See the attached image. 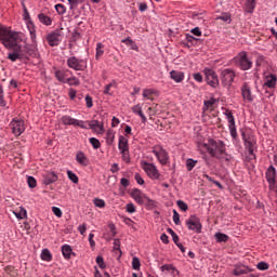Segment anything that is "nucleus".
Wrapping results in <instances>:
<instances>
[{
    "label": "nucleus",
    "instance_id": "1",
    "mask_svg": "<svg viewBox=\"0 0 277 277\" xmlns=\"http://www.w3.org/2000/svg\"><path fill=\"white\" fill-rule=\"evenodd\" d=\"M25 36L21 31L12 30L11 28L0 27V42L4 49L12 51L8 54L10 62L17 60H29V57H38V49L36 45L23 43Z\"/></svg>",
    "mask_w": 277,
    "mask_h": 277
},
{
    "label": "nucleus",
    "instance_id": "2",
    "mask_svg": "<svg viewBox=\"0 0 277 277\" xmlns=\"http://www.w3.org/2000/svg\"><path fill=\"white\" fill-rule=\"evenodd\" d=\"M208 155L219 159L220 161H230L233 156L226 153V143L221 140L210 138L203 144Z\"/></svg>",
    "mask_w": 277,
    "mask_h": 277
},
{
    "label": "nucleus",
    "instance_id": "3",
    "mask_svg": "<svg viewBox=\"0 0 277 277\" xmlns=\"http://www.w3.org/2000/svg\"><path fill=\"white\" fill-rule=\"evenodd\" d=\"M234 62L240 70H250L253 66L252 60L248 57V52L241 51L235 57Z\"/></svg>",
    "mask_w": 277,
    "mask_h": 277
},
{
    "label": "nucleus",
    "instance_id": "4",
    "mask_svg": "<svg viewBox=\"0 0 277 277\" xmlns=\"http://www.w3.org/2000/svg\"><path fill=\"white\" fill-rule=\"evenodd\" d=\"M141 168L147 174L148 179L151 181H159L161 173L155 163L143 160L141 161Z\"/></svg>",
    "mask_w": 277,
    "mask_h": 277
},
{
    "label": "nucleus",
    "instance_id": "5",
    "mask_svg": "<svg viewBox=\"0 0 277 277\" xmlns=\"http://www.w3.org/2000/svg\"><path fill=\"white\" fill-rule=\"evenodd\" d=\"M153 155L157 158L161 166H168L170 163V155L168 150L161 145H155L151 149Z\"/></svg>",
    "mask_w": 277,
    "mask_h": 277
},
{
    "label": "nucleus",
    "instance_id": "6",
    "mask_svg": "<svg viewBox=\"0 0 277 277\" xmlns=\"http://www.w3.org/2000/svg\"><path fill=\"white\" fill-rule=\"evenodd\" d=\"M235 77H237L235 70L230 68L222 69L220 74V79L223 88H230L233 83H235Z\"/></svg>",
    "mask_w": 277,
    "mask_h": 277
},
{
    "label": "nucleus",
    "instance_id": "7",
    "mask_svg": "<svg viewBox=\"0 0 277 277\" xmlns=\"http://www.w3.org/2000/svg\"><path fill=\"white\" fill-rule=\"evenodd\" d=\"M66 64L68 68L76 71H82L88 68V61L84 58H78L77 56H70L67 58Z\"/></svg>",
    "mask_w": 277,
    "mask_h": 277
},
{
    "label": "nucleus",
    "instance_id": "8",
    "mask_svg": "<svg viewBox=\"0 0 277 277\" xmlns=\"http://www.w3.org/2000/svg\"><path fill=\"white\" fill-rule=\"evenodd\" d=\"M203 74L206 75V82L210 88H219L220 87V78L217 77V72L213 70V68L206 67L203 69Z\"/></svg>",
    "mask_w": 277,
    "mask_h": 277
},
{
    "label": "nucleus",
    "instance_id": "9",
    "mask_svg": "<svg viewBox=\"0 0 277 277\" xmlns=\"http://www.w3.org/2000/svg\"><path fill=\"white\" fill-rule=\"evenodd\" d=\"M9 127L15 137H19V135L25 133V121L23 119L13 118L9 123Z\"/></svg>",
    "mask_w": 277,
    "mask_h": 277
},
{
    "label": "nucleus",
    "instance_id": "10",
    "mask_svg": "<svg viewBox=\"0 0 277 277\" xmlns=\"http://www.w3.org/2000/svg\"><path fill=\"white\" fill-rule=\"evenodd\" d=\"M186 226L188 230H193V233H196L197 235L202 233V223H200V219L196 216V214L190 215L186 220Z\"/></svg>",
    "mask_w": 277,
    "mask_h": 277
},
{
    "label": "nucleus",
    "instance_id": "11",
    "mask_svg": "<svg viewBox=\"0 0 277 277\" xmlns=\"http://www.w3.org/2000/svg\"><path fill=\"white\" fill-rule=\"evenodd\" d=\"M276 177H277L276 167L271 164L265 171V179L268 183L269 190L276 189Z\"/></svg>",
    "mask_w": 277,
    "mask_h": 277
},
{
    "label": "nucleus",
    "instance_id": "12",
    "mask_svg": "<svg viewBox=\"0 0 277 277\" xmlns=\"http://www.w3.org/2000/svg\"><path fill=\"white\" fill-rule=\"evenodd\" d=\"M83 127L84 128L82 129H91V131H94V133H97L98 135L105 133V126L98 120L83 121Z\"/></svg>",
    "mask_w": 277,
    "mask_h": 277
},
{
    "label": "nucleus",
    "instance_id": "13",
    "mask_svg": "<svg viewBox=\"0 0 277 277\" xmlns=\"http://www.w3.org/2000/svg\"><path fill=\"white\" fill-rule=\"evenodd\" d=\"M223 114L227 118L230 136L233 140H237V126L235 124V116L233 115V111L225 109Z\"/></svg>",
    "mask_w": 277,
    "mask_h": 277
},
{
    "label": "nucleus",
    "instance_id": "14",
    "mask_svg": "<svg viewBox=\"0 0 277 277\" xmlns=\"http://www.w3.org/2000/svg\"><path fill=\"white\" fill-rule=\"evenodd\" d=\"M61 122L64 124V127H79V129L85 128V126H83V120L72 118L68 115H64L61 118Z\"/></svg>",
    "mask_w": 277,
    "mask_h": 277
},
{
    "label": "nucleus",
    "instance_id": "15",
    "mask_svg": "<svg viewBox=\"0 0 277 277\" xmlns=\"http://www.w3.org/2000/svg\"><path fill=\"white\" fill-rule=\"evenodd\" d=\"M45 40L50 47H60V42H62V31L54 30L49 32Z\"/></svg>",
    "mask_w": 277,
    "mask_h": 277
},
{
    "label": "nucleus",
    "instance_id": "16",
    "mask_svg": "<svg viewBox=\"0 0 277 277\" xmlns=\"http://www.w3.org/2000/svg\"><path fill=\"white\" fill-rule=\"evenodd\" d=\"M131 198L141 207L146 205V194L142 193L138 188H133L130 193Z\"/></svg>",
    "mask_w": 277,
    "mask_h": 277
},
{
    "label": "nucleus",
    "instance_id": "17",
    "mask_svg": "<svg viewBox=\"0 0 277 277\" xmlns=\"http://www.w3.org/2000/svg\"><path fill=\"white\" fill-rule=\"evenodd\" d=\"M241 96L246 103H252L254 101V96L252 95V90L250 85L243 84L241 87Z\"/></svg>",
    "mask_w": 277,
    "mask_h": 277
},
{
    "label": "nucleus",
    "instance_id": "18",
    "mask_svg": "<svg viewBox=\"0 0 277 277\" xmlns=\"http://www.w3.org/2000/svg\"><path fill=\"white\" fill-rule=\"evenodd\" d=\"M61 250L65 261H70L72 256H77V253L72 251V247H70V245H63Z\"/></svg>",
    "mask_w": 277,
    "mask_h": 277
},
{
    "label": "nucleus",
    "instance_id": "19",
    "mask_svg": "<svg viewBox=\"0 0 277 277\" xmlns=\"http://www.w3.org/2000/svg\"><path fill=\"white\" fill-rule=\"evenodd\" d=\"M76 161H77V163H79V166H82V168H88V166H90V159L81 150L77 151Z\"/></svg>",
    "mask_w": 277,
    "mask_h": 277
},
{
    "label": "nucleus",
    "instance_id": "20",
    "mask_svg": "<svg viewBox=\"0 0 277 277\" xmlns=\"http://www.w3.org/2000/svg\"><path fill=\"white\" fill-rule=\"evenodd\" d=\"M170 79L175 81V83H183L185 81V72L179 70H171L170 71Z\"/></svg>",
    "mask_w": 277,
    "mask_h": 277
},
{
    "label": "nucleus",
    "instance_id": "21",
    "mask_svg": "<svg viewBox=\"0 0 277 277\" xmlns=\"http://www.w3.org/2000/svg\"><path fill=\"white\" fill-rule=\"evenodd\" d=\"M68 72H70V70L68 69H57L55 70L54 75L57 81H60L61 83H66V81L68 80Z\"/></svg>",
    "mask_w": 277,
    "mask_h": 277
},
{
    "label": "nucleus",
    "instance_id": "22",
    "mask_svg": "<svg viewBox=\"0 0 277 277\" xmlns=\"http://www.w3.org/2000/svg\"><path fill=\"white\" fill-rule=\"evenodd\" d=\"M118 149L120 153H129V138L127 136H119Z\"/></svg>",
    "mask_w": 277,
    "mask_h": 277
},
{
    "label": "nucleus",
    "instance_id": "23",
    "mask_svg": "<svg viewBox=\"0 0 277 277\" xmlns=\"http://www.w3.org/2000/svg\"><path fill=\"white\" fill-rule=\"evenodd\" d=\"M132 111L133 114H135V116H140L141 120L143 122V124H146V122H148V118H146V115H144V111L142 110V105L141 104H136L132 107Z\"/></svg>",
    "mask_w": 277,
    "mask_h": 277
},
{
    "label": "nucleus",
    "instance_id": "24",
    "mask_svg": "<svg viewBox=\"0 0 277 277\" xmlns=\"http://www.w3.org/2000/svg\"><path fill=\"white\" fill-rule=\"evenodd\" d=\"M57 181V174L52 171L44 175L43 177V185H53V183H56Z\"/></svg>",
    "mask_w": 277,
    "mask_h": 277
},
{
    "label": "nucleus",
    "instance_id": "25",
    "mask_svg": "<svg viewBox=\"0 0 277 277\" xmlns=\"http://www.w3.org/2000/svg\"><path fill=\"white\" fill-rule=\"evenodd\" d=\"M254 10H256V0H246L245 12L247 14H254Z\"/></svg>",
    "mask_w": 277,
    "mask_h": 277
},
{
    "label": "nucleus",
    "instance_id": "26",
    "mask_svg": "<svg viewBox=\"0 0 277 277\" xmlns=\"http://www.w3.org/2000/svg\"><path fill=\"white\" fill-rule=\"evenodd\" d=\"M276 83H277L276 75L271 74L265 77L264 85H266V88H276Z\"/></svg>",
    "mask_w": 277,
    "mask_h": 277
},
{
    "label": "nucleus",
    "instance_id": "27",
    "mask_svg": "<svg viewBox=\"0 0 277 277\" xmlns=\"http://www.w3.org/2000/svg\"><path fill=\"white\" fill-rule=\"evenodd\" d=\"M26 27L30 34L31 42L36 44V26L34 25V22L31 21L26 22Z\"/></svg>",
    "mask_w": 277,
    "mask_h": 277
},
{
    "label": "nucleus",
    "instance_id": "28",
    "mask_svg": "<svg viewBox=\"0 0 277 277\" xmlns=\"http://www.w3.org/2000/svg\"><path fill=\"white\" fill-rule=\"evenodd\" d=\"M38 21H39V23H41L42 25H45L47 27H49L53 24V19H51V17H49L44 13L38 14Z\"/></svg>",
    "mask_w": 277,
    "mask_h": 277
},
{
    "label": "nucleus",
    "instance_id": "29",
    "mask_svg": "<svg viewBox=\"0 0 277 277\" xmlns=\"http://www.w3.org/2000/svg\"><path fill=\"white\" fill-rule=\"evenodd\" d=\"M116 140V131L113 129L107 130L106 132V144L107 146H111L114 141Z\"/></svg>",
    "mask_w": 277,
    "mask_h": 277
},
{
    "label": "nucleus",
    "instance_id": "30",
    "mask_svg": "<svg viewBox=\"0 0 277 277\" xmlns=\"http://www.w3.org/2000/svg\"><path fill=\"white\" fill-rule=\"evenodd\" d=\"M105 45L101 42L96 43V49H95V60L98 62L101 60V57H103L104 53H105Z\"/></svg>",
    "mask_w": 277,
    "mask_h": 277
},
{
    "label": "nucleus",
    "instance_id": "31",
    "mask_svg": "<svg viewBox=\"0 0 277 277\" xmlns=\"http://www.w3.org/2000/svg\"><path fill=\"white\" fill-rule=\"evenodd\" d=\"M214 239L216 241V243H226V241H228L229 237L228 235L224 234V233H215L214 234Z\"/></svg>",
    "mask_w": 277,
    "mask_h": 277
},
{
    "label": "nucleus",
    "instance_id": "32",
    "mask_svg": "<svg viewBox=\"0 0 277 277\" xmlns=\"http://www.w3.org/2000/svg\"><path fill=\"white\" fill-rule=\"evenodd\" d=\"M40 256L41 261H45L47 263H51V261H53V254H51L49 249H43Z\"/></svg>",
    "mask_w": 277,
    "mask_h": 277
},
{
    "label": "nucleus",
    "instance_id": "33",
    "mask_svg": "<svg viewBox=\"0 0 277 277\" xmlns=\"http://www.w3.org/2000/svg\"><path fill=\"white\" fill-rule=\"evenodd\" d=\"M111 88H116V80H113L111 82L106 84L105 88H104V92L103 93L106 96H114V92H111Z\"/></svg>",
    "mask_w": 277,
    "mask_h": 277
},
{
    "label": "nucleus",
    "instance_id": "34",
    "mask_svg": "<svg viewBox=\"0 0 277 277\" xmlns=\"http://www.w3.org/2000/svg\"><path fill=\"white\" fill-rule=\"evenodd\" d=\"M215 21H223V23H232L230 13L223 12L221 15L215 17Z\"/></svg>",
    "mask_w": 277,
    "mask_h": 277
},
{
    "label": "nucleus",
    "instance_id": "35",
    "mask_svg": "<svg viewBox=\"0 0 277 277\" xmlns=\"http://www.w3.org/2000/svg\"><path fill=\"white\" fill-rule=\"evenodd\" d=\"M198 163V160H194L193 158H188L186 160V169L188 172H192L196 168V164Z\"/></svg>",
    "mask_w": 277,
    "mask_h": 277
},
{
    "label": "nucleus",
    "instance_id": "36",
    "mask_svg": "<svg viewBox=\"0 0 277 277\" xmlns=\"http://www.w3.org/2000/svg\"><path fill=\"white\" fill-rule=\"evenodd\" d=\"M144 205L147 209H157V201L150 199L148 196H146Z\"/></svg>",
    "mask_w": 277,
    "mask_h": 277
},
{
    "label": "nucleus",
    "instance_id": "37",
    "mask_svg": "<svg viewBox=\"0 0 277 277\" xmlns=\"http://www.w3.org/2000/svg\"><path fill=\"white\" fill-rule=\"evenodd\" d=\"M14 215L17 220H25V217H27V210L25 208H21L18 212H14Z\"/></svg>",
    "mask_w": 277,
    "mask_h": 277
},
{
    "label": "nucleus",
    "instance_id": "38",
    "mask_svg": "<svg viewBox=\"0 0 277 277\" xmlns=\"http://www.w3.org/2000/svg\"><path fill=\"white\" fill-rule=\"evenodd\" d=\"M242 140H243L245 147L247 150L254 148V143L252 141H249L248 138H246V132H242Z\"/></svg>",
    "mask_w": 277,
    "mask_h": 277
},
{
    "label": "nucleus",
    "instance_id": "39",
    "mask_svg": "<svg viewBox=\"0 0 277 277\" xmlns=\"http://www.w3.org/2000/svg\"><path fill=\"white\" fill-rule=\"evenodd\" d=\"M95 263H97L100 269H105L107 267V264H105V260L102 255L96 256Z\"/></svg>",
    "mask_w": 277,
    "mask_h": 277
},
{
    "label": "nucleus",
    "instance_id": "40",
    "mask_svg": "<svg viewBox=\"0 0 277 277\" xmlns=\"http://www.w3.org/2000/svg\"><path fill=\"white\" fill-rule=\"evenodd\" d=\"M89 142H90L91 146H93L94 150H98V148H101V141H98V138L91 137V138H89Z\"/></svg>",
    "mask_w": 277,
    "mask_h": 277
},
{
    "label": "nucleus",
    "instance_id": "41",
    "mask_svg": "<svg viewBox=\"0 0 277 277\" xmlns=\"http://www.w3.org/2000/svg\"><path fill=\"white\" fill-rule=\"evenodd\" d=\"M67 176L69 179V181H71V183H79V176H77V174L70 170L67 171Z\"/></svg>",
    "mask_w": 277,
    "mask_h": 277
},
{
    "label": "nucleus",
    "instance_id": "42",
    "mask_svg": "<svg viewBox=\"0 0 277 277\" xmlns=\"http://www.w3.org/2000/svg\"><path fill=\"white\" fill-rule=\"evenodd\" d=\"M151 94H155V90L153 89L143 90V98H147V101H153V98H150Z\"/></svg>",
    "mask_w": 277,
    "mask_h": 277
},
{
    "label": "nucleus",
    "instance_id": "43",
    "mask_svg": "<svg viewBox=\"0 0 277 277\" xmlns=\"http://www.w3.org/2000/svg\"><path fill=\"white\" fill-rule=\"evenodd\" d=\"M66 83H68V85H80L81 81H79V78L74 76V77L67 78Z\"/></svg>",
    "mask_w": 277,
    "mask_h": 277
},
{
    "label": "nucleus",
    "instance_id": "44",
    "mask_svg": "<svg viewBox=\"0 0 277 277\" xmlns=\"http://www.w3.org/2000/svg\"><path fill=\"white\" fill-rule=\"evenodd\" d=\"M142 266V263L140 262V258L134 256L132 259V268L135 269L136 272L140 271V267Z\"/></svg>",
    "mask_w": 277,
    "mask_h": 277
},
{
    "label": "nucleus",
    "instance_id": "45",
    "mask_svg": "<svg viewBox=\"0 0 277 277\" xmlns=\"http://www.w3.org/2000/svg\"><path fill=\"white\" fill-rule=\"evenodd\" d=\"M93 203L95 207H97V209H105V200H103L101 198H95L93 200Z\"/></svg>",
    "mask_w": 277,
    "mask_h": 277
},
{
    "label": "nucleus",
    "instance_id": "46",
    "mask_svg": "<svg viewBox=\"0 0 277 277\" xmlns=\"http://www.w3.org/2000/svg\"><path fill=\"white\" fill-rule=\"evenodd\" d=\"M27 184H28V187H30V189H35V187L38 185V183L36 182V177L34 176L27 177Z\"/></svg>",
    "mask_w": 277,
    "mask_h": 277
},
{
    "label": "nucleus",
    "instance_id": "47",
    "mask_svg": "<svg viewBox=\"0 0 277 277\" xmlns=\"http://www.w3.org/2000/svg\"><path fill=\"white\" fill-rule=\"evenodd\" d=\"M84 101L88 109H92V107H94V101L92 100V96L85 95Z\"/></svg>",
    "mask_w": 277,
    "mask_h": 277
},
{
    "label": "nucleus",
    "instance_id": "48",
    "mask_svg": "<svg viewBox=\"0 0 277 277\" xmlns=\"http://www.w3.org/2000/svg\"><path fill=\"white\" fill-rule=\"evenodd\" d=\"M258 269H260V272H266V269H269V264H267L266 262H260L256 265Z\"/></svg>",
    "mask_w": 277,
    "mask_h": 277
},
{
    "label": "nucleus",
    "instance_id": "49",
    "mask_svg": "<svg viewBox=\"0 0 277 277\" xmlns=\"http://www.w3.org/2000/svg\"><path fill=\"white\" fill-rule=\"evenodd\" d=\"M176 205H177V207H179V209L181 210V211H187L188 209H189V206H187L186 203H185V201H183V200H177L176 201Z\"/></svg>",
    "mask_w": 277,
    "mask_h": 277
},
{
    "label": "nucleus",
    "instance_id": "50",
    "mask_svg": "<svg viewBox=\"0 0 277 277\" xmlns=\"http://www.w3.org/2000/svg\"><path fill=\"white\" fill-rule=\"evenodd\" d=\"M55 10H56L57 14H60L61 16L63 14H66V6L64 4H56Z\"/></svg>",
    "mask_w": 277,
    "mask_h": 277
},
{
    "label": "nucleus",
    "instance_id": "51",
    "mask_svg": "<svg viewBox=\"0 0 277 277\" xmlns=\"http://www.w3.org/2000/svg\"><path fill=\"white\" fill-rule=\"evenodd\" d=\"M176 268L172 264H164L160 267L161 272H174Z\"/></svg>",
    "mask_w": 277,
    "mask_h": 277
},
{
    "label": "nucleus",
    "instance_id": "52",
    "mask_svg": "<svg viewBox=\"0 0 277 277\" xmlns=\"http://www.w3.org/2000/svg\"><path fill=\"white\" fill-rule=\"evenodd\" d=\"M173 222L176 226L181 224V215L176 210H173Z\"/></svg>",
    "mask_w": 277,
    "mask_h": 277
},
{
    "label": "nucleus",
    "instance_id": "53",
    "mask_svg": "<svg viewBox=\"0 0 277 277\" xmlns=\"http://www.w3.org/2000/svg\"><path fill=\"white\" fill-rule=\"evenodd\" d=\"M126 210L128 213H135V211H137V209L135 208V205H133V202L126 205Z\"/></svg>",
    "mask_w": 277,
    "mask_h": 277
},
{
    "label": "nucleus",
    "instance_id": "54",
    "mask_svg": "<svg viewBox=\"0 0 277 277\" xmlns=\"http://www.w3.org/2000/svg\"><path fill=\"white\" fill-rule=\"evenodd\" d=\"M69 5H70V10H72L74 8H77V5H79L80 3H83V1L85 0H67Z\"/></svg>",
    "mask_w": 277,
    "mask_h": 277
},
{
    "label": "nucleus",
    "instance_id": "55",
    "mask_svg": "<svg viewBox=\"0 0 277 277\" xmlns=\"http://www.w3.org/2000/svg\"><path fill=\"white\" fill-rule=\"evenodd\" d=\"M167 232L169 233V235H171L173 242L177 243L179 242V235H176L172 228H168Z\"/></svg>",
    "mask_w": 277,
    "mask_h": 277
},
{
    "label": "nucleus",
    "instance_id": "56",
    "mask_svg": "<svg viewBox=\"0 0 277 277\" xmlns=\"http://www.w3.org/2000/svg\"><path fill=\"white\" fill-rule=\"evenodd\" d=\"M205 107H207V109H209V107H213V105H215V98L212 97L210 100H207L203 102Z\"/></svg>",
    "mask_w": 277,
    "mask_h": 277
},
{
    "label": "nucleus",
    "instance_id": "57",
    "mask_svg": "<svg viewBox=\"0 0 277 277\" xmlns=\"http://www.w3.org/2000/svg\"><path fill=\"white\" fill-rule=\"evenodd\" d=\"M68 96H69L70 101H75V98H77V90L70 88L68 90Z\"/></svg>",
    "mask_w": 277,
    "mask_h": 277
},
{
    "label": "nucleus",
    "instance_id": "58",
    "mask_svg": "<svg viewBox=\"0 0 277 277\" xmlns=\"http://www.w3.org/2000/svg\"><path fill=\"white\" fill-rule=\"evenodd\" d=\"M113 243H114V247H113L114 250H117L121 255L122 251L120 250V239H115Z\"/></svg>",
    "mask_w": 277,
    "mask_h": 277
},
{
    "label": "nucleus",
    "instance_id": "59",
    "mask_svg": "<svg viewBox=\"0 0 277 277\" xmlns=\"http://www.w3.org/2000/svg\"><path fill=\"white\" fill-rule=\"evenodd\" d=\"M52 212L54 213V215L56 217H62L63 213H62V209L57 208V207H52Z\"/></svg>",
    "mask_w": 277,
    "mask_h": 277
},
{
    "label": "nucleus",
    "instance_id": "60",
    "mask_svg": "<svg viewBox=\"0 0 277 277\" xmlns=\"http://www.w3.org/2000/svg\"><path fill=\"white\" fill-rule=\"evenodd\" d=\"M134 180L136 181L137 185H144V179L142 175H140V173L134 174Z\"/></svg>",
    "mask_w": 277,
    "mask_h": 277
},
{
    "label": "nucleus",
    "instance_id": "61",
    "mask_svg": "<svg viewBox=\"0 0 277 277\" xmlns=\"http://www.w3.org/2000/svg\"><path fill=\"white\" fill-rule=\"evenodd\" d=\"M193 78L195 79V81H197V83H202V81H203L202 74H200V72L194 74Z\"/></svg>",
    "mask_w": 277,
    "mask_h": 277
},
{
    "label": "nucleus",
    "instance_id": "62",
    "mask_svg": "<svg viewBox=\"0 0 277 277\" xmlns=\"http://www.w3.org/2000/svg\"><path fill=\"white\" fill-rule=\"evenodd\" d=\"M185 40H186V42H188L189 44H194V40H198V38H196V37L189 35V34H186V35H185Z\"/></svg>",
    "mask_w": 277,
    "mask_h": 277
},
{
    "label": "nucleus",
    "instance_id": "63",
    "mask_svg": "<svg viewBox=\"0 0 277 277\" xmlns=\"http://www.w3.org/2000/svg\"><path fill=\"white\" fill-rule=\"evenodd\" d=\"M23 17H24V21H27V23H29V21H31V16L29 15V11L27 10L26 6H24Z\"/></svg>",
    "mask_w": 277,
    "mask_h": 277
},
{
    "label": "nucleus",
    "instance_id": "64",
    "mask_svg": "<svg viewBox=\"0 0 277 277\" xmlns=\"http://www.w3.org/2000/svg\"><path fill=\"white\" fill-rule=\"evenodd\" d=\"M89 243L91 246V248H95L96 242L94 241V234L90 233L89 234Z\"/></svg>",
    "mask_w": 277,
    "mask_h": 277
}]
</instances>
